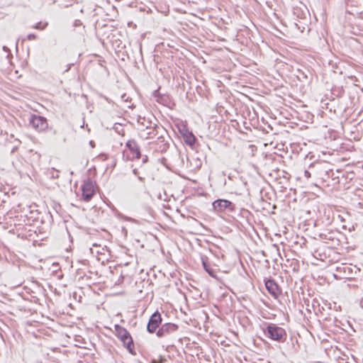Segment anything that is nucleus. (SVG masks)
Listing matches in <instances>:
<instances>
[{
    "label": "nucleus",
    "instance_id": "1a4fd4ad",
    "mask_svg": "<svg viewBox=\"0 0 363 363\" xmlns=\"http://www.w3.org/2000/svg\"><path fill=\"white\" fill-rule=\"evenodd\" d=\"M82 198L84 201H89L95 194L94 184L91 180L86 181L82 185Z\"/></svg>",
    "mask_w": 363,
    "mask_h": 363
},
{
    "label": "nucleus",
    "instance_id": "dca6fc26",
    "mask_svg": "<svg viewBox=\"0 0 363 363\" xmlns=\"http://www.w3.org/2000/svg\"><path fill=\"white\" fill-rule=\"evenodd\" d=\"M160 127L157 124H154L153 126H146V129H149L150 131L147 133V138H150L151 135H156L157 134V129H159Z\"/></svg>",
    "mask_w": 363,
    "mask_h": 363
},
{
    "label": "nucleus",
    "instance_id": "b1692460",
    "mask_svg": "<svg viewBox=\"0 0 363 363\" xmlns=\"http://www.w3.org/2000/svg\"><path fill=\"white\" fill-rule=\"evenodd\" d=\"M304 176L306 178H310L311 177V173L308 170H305L304 171Z\"/></svg>",
    "mask_w": 363,
    "mask_h": 363
},
{
    "label": "nucleus",
    "instance_id": "2eb2a0df",
    "mask_svg": "<svg viewBox=\"0 0 363 363\" xmlns=\"http://www.w3.org/2000/svg\"><path fill=\"white\" fill-rule=\"evenodd\" d=\"M180 133H182L184 141L186 144L189 146H193L195 144L196 137L192 133V132L189 131L187 128L184 127L183 129L180 130Z\"/></svg>",
    "mask_w": 363,
    "mask_h": 363
},
{
    "label": "nucleus",
    "instance_id": "f257e3e1",
    "mask_svg": "<svg viewBox=\"0 0 363 363\" xmlns=\"http://www.w3.org/2000/svg\"><path fill=\"white\" fill-rule=\"evenodd\" d=\"M32 288L24 286V313L28 311L30 314L37 312L39 307L36 294L40 290L39 285L36 281H32Z\"/></svg>",
    "mask_w": 363,
    "mask_h": 363
},
{
    "label": "nucleus",
    "instance_id": "6ab92c4d",
    "mask_svg": "<svg viewBox=\"0 0 363 363\" xmlns=\"http://www.w3.org/2000/svg\"><path fill=\"white\" fill-rule=\"evenodd\" d=\"M124 220H127V221H130V222H132V223H136V224H138L139 223V221L133 218H130V217H128V216H125L124 218Z\"/></svg>",
    "mask_w": 363,
    "mask_h": 363
},
{
    "label": "nucleus",
    "instance_id": "a878e982",
    "mask_svg": "<svg viewBox=\"0 0 363 363\" xmlns=\"http://www.w3.org/2000/svg\"><path fill=\"white\" fill-rule=\"evenodd\" d=\"M27 325H31V323H30V321H29V320H28V321H27V323H26V325L24 324V329H26V331H27V333H29V331H28V330L27 329Z\"/></svg>",
    "mask_w": 363,
    "mask_h": 363
},
{
    "label": "nucleus",
    "instance_id": "4468645a",
    "mask_svg": "<svg viewBox=\"0 0 363 363\" xmlns=\"http://www.w3.org/2000/svg\"><path fill=\"white\" fill-rule=\"evenodd\" d=\"M201 260L205 271L213 278L217 277V271L213 268L209 262L208 257L206 255H201Z\"/></svg>",
    "mask_w": 363,
    "mask_h": 363
},
{
    "label": "nucleus",
    "instance_id": "aec40b11",
    "mask_svg": "<svg viewBox=\"0 0 363 363\" xmlns=\"http://www.w3.org/2000/svg\"><path fill=\"white\" fill-rule=\"evenodd\" d=\"M36 38V35L31 33L28 34L27 36V39L29 40H35Z\"/></svg>",
    "mask_w": 363,
    "mask_h": 363
},
{
    "label": "nucleus",
    "instance_id": "4be33fe9",
    "mask_svg": "<svg viewBox=\"0 0 363 363\" xmlns=\"http://www.w3.org/2000/svg\"><path fill=\"white\" fill-rule=\"evenodd\" d=\"M154 96L155 97H158L160 99H162V96L160 95V94L159 93V91L158 90H155L153 93Z\"/></svg>",
    "mask_w": 363,
    "mask_h": 363
},
{
    "label": "nucleus",
    "instance_id": "2f4dec72",
    "mask_svg": "<svg viewBox=\"0 0 363 363\" xmlns=\"http://www.w3.org/2000/svg\"><path fill=\"white\" fill-rule=\"evenodd\" d=\"M125 96H126V95H125V94H123V95H122L121 98H122L123 100H125V101H126L127 99H125Z\"/></svg>",
    "mask_w": 363,
    "mask_h": 363
},
{
    "label": "nucleus",
    "instance_id": "9b49d317",
    "mask_svg": "<svg viewBox=\"0 0 363 363\" xmlns=\"http://www.w3.org/2000/svg\"><path fill=\"white\" fill-rule=\"evenodd\" d=\"M125 147L132 155V160H139L142 157L140 148L135 140H129L125 143Z\"/></svg>",
    "mask_w": 363,
    "mask_h": 363
},
{
    "label": "nucleus",
    "instance_id": "7c9ffc66",
    "mask_svg": "<svg viewBox=\"0 0 363 363\" xmlns=\"http://www.w3.org/2000/svg\"><path fill=\"white\" fill-rule=\"evenodd\" d=\"M71 66H72V64L68 65V66H67V69L65 71L66 72L68 71L70 69Z\"/></svg>",
    "mask_w": 363,
    "mask_h": 363
},
{
    "label": "nucleus",
    "instance_id": "cd10ccee",
    "mask_svg": "<svg viewBox=\"0 0 363 363\" xmlns=\"http://www.w3.org/2000/svg\"><path fill=\"white\" fill-rule=\"evenodd\" d=\"M241 212H242V213H249V211H248L247 210H246V209H244V208H242V209L241 210Z\"/></svg>",
    "mask_w": 363,
    "mask_h": 363
},
{
    "label": "nucleus",
    "instance_id": "473e14b6",
    "mask_svg": "<svg viewBox=\"0 0 363 363\" xmlns=\"http://www.w3.org/2000/svg\"><path fill=\"white\" fill-rule=\"evenodd\" d=\"M361 306H362V307L363 308V299H362V301H361Z\"/></svg>",
    "mask_w": 363,
    "mask_h": 363
},
{
    "label": "nucleus",
    "instance_id": "9d476101",
    "mask_svg": "<svg viewBox=\"0 0 363 363\" xmlns=\"http://www.w3.org/2000/svg\"><path fill=\"white\" fill-rule=\"evenodd\" d=\"M39 228L40 225H36V228L34 227V225H24V239L32 241L33 245H35V242H38L36 238H38L37 231Z\"/></svg>",
    "mask_w": 363,
    "mask_h": 363
},
{
    "label": "nucleus",
    "instance_id": "c85d7f7f",
    "mask_svg": "<svg viewBox=\"0 0 363 363\" xmlns=\"http://www.w3.org/2000/svg\"><path fill=\"white\" fill-rule=\"evenodd\" d=\"M89 145H90L92 147H94V145H95L94 142L93 140H91V141L89 142Z\"/></svg>",
    "mask_w": 363,
    "mask_h": 363
},
{
    "label": "nucleus",
    "instance_id": "f03ea898",
    "mask_svg": "<svg viewBox=\"0 0 363 363\" xmlns=\"http://www.w3.org/2000/svg\"><path fill=\"white\" fill-rule=\"evenodd\" d=\"M267 334L268 338L278 342H284L287 338V333L284 328L279 327L275 323H267L266 329L264 330Z\"/></svg>",
    "mask_w": 363,
    "mask_h": 363
},
{
    "label": "nucleus",
    "instance_id": "6e6552de",
    "mask_svg": "<svg viewBox=\"0 0 363 363\" xmlns=\"http://www.w3.org/2000/svg\"><path fill=\"white\" fill-rule=\"evenodd\" d=\"M162 320L161 314L157 311L154 312L150 316L147 325V332L149 333H155L157 329L160 328V325H162Z\"/></svg>",
    "mask_w": 363,
    "mask_h": 363
},
{
    "label": "nucleus",
    "instance_id": "423d86ee",
    "mask_svg": "<svg viewBox=\"0 0 363 363\" xmlns=\"http://www.w3.org/2000/svg\"><path fill=\"white\" fill-rule=\"evenodd\" d=\"M28 120L29 125L38 132L45 130L48 126L46 118L41 116L30 113Z\"/></svg>",
    "mask_w": 363,
    "mask_h": 363
},
{
    "label": "nucleus",
    "instance_id": "20e7f679",
    "mask_svg": "<svg viewBox=\"0 0 363 363\" xmlns=\"http://www.w3.org/2000/svg\"><path fill=\"white\" fill-rule=\"evenodd\" d=\"M41 223L36 206L24 207V225H34V227L36 228V225H40Z\"/></svg>",
    "mask_w": 363,
    "mask_h": 363
},
{
    "label": "nucleus",
    "instance_id": "5701e85b",
    "mask_svg": "<svg viewBox=\"0 0 363 363\" xmlns=\"http://www.w3.org/2000/svg\"><path fill=\"white\" fill-rule=\"evenodd\" d=\"M80 25H82V22L80 20H75L74 22V27H77V26H79Z\"/></svg>",
    "mask_w": 363,
    "mask_h": 363
},
{
    "label": "nucleus",
    "instance_id": "412c9836",
    "mask_svg": "<svg viewBox=\"0 0 363 363\" xmlns=\"http://www.w3.org/2000/svg\"><path fill=\"white\" fill-rule=\"evenodd\" d=\"M142 157V162L143 164H145L148 162V157L147 155H143L141 157Z\"/></svg>",
    "mask_w": 363,
    "mask_h": 363
},
{
    "label": "nucleus",
    "instance_id": "7ed1b4c3",
    "mask_svg": "<svg viewBox=\"0 0 363 363\" xmlns=\"http://www.w3.org/2000/svg\"><path fill=\"white\" fill-rule=\"evenodd\" d=\"M115 331L116 336L121 340L128 351L130 354H135L133 341L130 333L120 325H115Z\"/></svg>",
    "mask_w": 363,
    "mask_h": 363
},
{
    "label": "nucleus",
    "instance_id": "c756f323",
    "mask_svg": "<svg viewBox=\"0 0 363 363\" xmlns=\"http://www.w3.org/2000/svg\"><path fill=\"white\" fill-rule=\"evenodd\" d=\"M138 179L140 181V182H143L144 181V177H140V176H138Z\"/></svg>",
    "mask_w": 363,
    "mask_h": 363
},
{
    "label": "nucleus",
    "instance_id": "ddd939ff",
    "mask_svg": "<svg viewBox=\"0 0 363 363\" xmlns=\"http://www.w3.org/2000/svg\"><path fill=\"white\" fill-rule=\"evenodd\" d=\"M266 289L273 297L277 298L280 291L278 284L273 279H264Z\"/></svg>",
    "mask_w": 363,
    "mask_h": 363
},
{
    "label": "nucleus",
    "instance_id": "bb28decb",
    "mask_svg": "<svg viewBox=\"0 0 363 363\" xmlns=\"http://www.w3.org/2000/svg\"><path fill=\"white\" fill-rule=\"evenodd\" d=\"M133 173L134 175L138 176V171L137 169H133Z\"/></svg>",
    "mask_w": 363,
    "mask_h": 363
},
{
    "label": "nucleus",
    "instance_id": "393cba45",
    "mask_svg": "<svg viewBox=\"0 0 363 363\" xmlns=\"http://www.w3.org/2000/svg\"><path fill=\"white\" fill-rule=\"evenodd\" d=\"M298 72H299L300 74L301 75V77H302L303 79H306L308 78L307 75H306L303 72L300 71V70H298Z\"/></svg>",
    "mask_w": 363,
    "mask_h": 363
},
{
    "label": "nucleus",
    "instance_id": "39448f33",
    "mask_svg": "<svg viewBox=\"0 0 363 363\" xmlns=\"http://www.w3.org/2000/svg\"><path fill=\"white\" fill-rule=\"evenodd\" d=\"M213 211L217 213L234 212L235 204L227 199H218L212 203Z\"/></svg>",
    "mask_w": 363,
    "mask_h": 363
},
{
    "label": "nucleus",
    "instance_id": "72a5a7b5",
    "mask_svg": "<svg viewBox=\"0 0 363 363\" xmlns=\"http://www.w3.org/2000/svg\"><path fill=\"white\" fill-rule=\"evenodd\" d=\"M140 52L142 51V46L141 45L140 47Z\"/></svg>",
    "mask_w": 363,
    "mask_h": 363
},
{
    "label": "nucleus",
    "instance_id": "f8f14e48",
    "mask_svg": "<svg viewBox=\"0 0 363 363\" xmlns=\"http://www.w3.org/2000/svg\"><path fill=\"white\" fill-rule=\"evenodd\" d=\"M149 145L154 151L161 153L166 152L169 146L168 143L164 142V139L162 136L158 137L157 141L150 143Z\"/></svg>",
    "mask_w": 363,
    "mask_h": 363
},
{
    "label": "nucleus",
    "instance_id": "a211bd4d",
    "mask_svg": "<svg viewBox=\"0 0 363 363\" xmlns=\"http://www.w3.org/2000/svg\"><path fill=\"white\" fill-rule=\"evenodd\" d=\"M48 175L52 179H56L59 177L58 171L54 168L48 170Z\"/></svg>",
    "mask_w": 363,
    "mask_h": 363
},
{
    "label": "nucleus",
    "instance_id": "0eeeda50",
    "mask_svg": "<svg viewBox=\"0 0 363 363\" xmlns=\"http://www.w3.org/2000/svg\"><path fill=\"white\" fill-rule=\"evenodd\" d=\"M179 329L178 325L172 323L162 324L156 332L158 337H164L176 333Z\"/></svg>",
    "mask_w": 363,
    "mask_h": 363
},
{
    "label": "nucleus",
    "instance_id": "f3484780",
    "mask_svg": "<svg viewBox=\"0 0 363 363\" xmlns=\"http://www.w3.org/2000/svg\"><path fill=\"white\" fill-rule=\"evenodd\" d=\"M48 22L40 21V22L35 23L34 26H33L32 28H33L35 29L43 30L48 26Z\"/></svg>",
    "mask_w": 363,
    "mask_h": 363
}]
</instances>
